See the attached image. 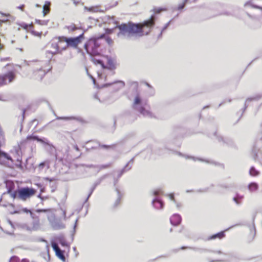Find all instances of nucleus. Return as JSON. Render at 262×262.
<instances>
[{
    "label": "nucleus",
    "instance_id": "1",
    "mask_svg": "<svg viewBox=\"0 0 262 262\" xmlns=\"http://www.w3.org/2000/svg\"><path fill=\"white\" fill-rule=\"evenodd\" d=\"M155 25V17L151 16V18L144 21L141 24H135L129 22L127 24H122L117 26L116 28L119 29L117 34L119 37L123 36L130 37L134 35L142 36L148 35Z\"/></svg>",
    "mask_w": 262,
    "mask_h": 262
},
{
    "label": "nucleus",
    "instance_id": "2",
    "mask_svg": "<svg viewBox=\"0 0 262 262\" xmlns=\"http://www.w3.org/2000/svg\"><path fill=\"white\" fill-rule=\"evenodd\" d=\"M104 36L105 34H102L99 36L92 37L86 41L84 45V49L91 56L99 55L101 39Z\"/></svg>",
    "mask_w": 262,
    "mask_h": 262
},
{
    "label": "nucleus",
    "instance_id": "3",
    "mask_svg": "<svg viewBox=\"0 0 262 262\" xmlns=\"http://www.w3.org/2000/svg\"><path fill=\"white\" fill-rule=\"evenodd\" d=\"M36 212L47 213V218L49 223L54 230H60L66 227L64 224L62 223L61 219L56 217L55 215L56 210L54 209H47L36 210Z\"/></svg>",
    "mask_w": 262,
    "mask_h": 262
},
{
    "label": "nucleus",
    "instance_id": "4",
    "mask_svg": "<svg viewBox=\"0 0 262 262\" xmlns=\"http://www.w3.org/2000/svg\"><path fill=\"white\" fill-rule=\"evenodd\" d=\"M50 61H38L34 63V75L36 79H42L46 74L50 70Z\"/></svg>",
    "mask_w": 262,
    "mask_h": 262
},
{
    "label": "nucleus",
    "instance_id": "5",
    "mask_svg": "<svg viewBox=\"0 0 262 262\" xmlns=\"http://www.w3.org/2000/svg\"><path fill=\"white\" fill-rule=\"evenodd\" d=\"M133 162H134V158H132L129 161V162L126 164L125 167L119 171L118 177H117V179L115 178H114V186L115 187V190L117 193V199L114 203L115 207H117L120 204L121 199L123 196V194L120 192L119 188L116 186L117 183L118 181V179L121 177V176L123 174V173H124L125 172H126L131 169Z\"/></svg>",
    "mask_w": 262,
    "mask_h": 262
},
{
    "label": "nucleus",
    "instance_id": "6",
    "mask_svg": "<svg viewBox=\"0 0 262 262\" xmlns=\"http://www.w3.org/2000/svg\"><path fill=\"white\" fill-rule=\"evenodd\" d=\"M84 38V33H82L78 36L76 37H66L64 36H59L58 37L59 42L65 41L67 45L61 48V50H66L68 47H71L76 48L78 45L81 42L82 39Z\"/></svg>",
    "mask_w": 262,
    "mask_h": 262
},
{
    "label": "nucleus",
    "instance_id": "7",
    "mask_svg": "<svg viewBox=\"0 0 262 262\" xmlns=\"http://www.w3.org/2000/svg\"><path fill=\"white\" fill-rule=\"evenodd\" d=\"M133 108L138 111L145 117L153 118L155 116L148 110H146L143 105V101L141 97L139 94H137L134 99Z\"/></svg>",
    "mask_w": 262,
    "mask_h": 262
},
{
    "label": "nucleus",
    "instance_id": "8",
    "mask_svg": "<svg viewBox=\"0 0 262 262\" xmlns=\"http://www.w3.org/2000/svg\"><path fill=\"white\" fill-rule=\"evenodd\" d=\"M36 190L28 187L18 189V199L26 201L28 199L35 194Z\"/></svg>",
    "mask_w": 262,
    "mask_h": 262
},
{
    "label": "nucleus",
    "instance_id": "9",
    "mask_svg": "<svg viewBox=\"0 0 262 262\" xmlns=\"http://www.w3.org/2000/svg\"><path fill=\"white\" fill-rule=\"evenodd\" d=\"M13 64L8 63L5 68L7 69L8 71V72L3 75L5 79H7L8 83L13 82L16 77V69L15 67Z\"/></svg>",
    "mask_w": 262,
    "mask_h": 262
},
{
    "label": "nucleus",
    "instance_id": "10",
    "mask_svg": "<svg viewBox=\"0 0 262 262\" xmlns=\"http://www.w3.org/2000/svg\"><path fill=\"white\" fill-rule=\"evenodd\" d=\"M31 140L37 141L38 142L42 143L45 146V147L48 146L51 150H52L53 148H54L53 145L51 144L48 140L46 138H39L37 136L30 135L27 136L26 141H27Z\"/></svg>",
    "mask_w": 262,
    "mask_h": 262
},
{
    "label": "nucleus",
    "instance_id": "11",
    "mask_svg": "<svg viewBox=\"0 0 262 262\" xmlns=\"http://www.w3.org/2000/svg\"><path fill=\"white\" fill-rule=\"evenodd\" d=\"M51 245L57 257L64 262L66 261V257L64 255L63 251L59 248L57 244L56 243L52 242Z\"/></svg>",
    "mask_w": 262,
    "mask_h": 262
},
{
    "label": "nucleus",
    "instance_id": "12",
    "mask_svg": "<svg viewBox=\"0 0 262 262\" xmlns=\"http://www.w3.org/2000/svg\"><path fill=\"white\" fill-rule=\"evenodd\" d=\"M57 38L58 37L56 38L51 44V47L53 50L48 52V53L51 54L52 56L57 54L58 52L61 53V52L62 51L61 49L60 50L58 43H60L61 42H59Z\"/></svg>",
    "mask_w": 262,
    "mask_h": 262
},
{
    "label": "nucleus",
    "instance_id": "13",
    "mask_svg": "<svg viewBox=\"0 0 262 262\" xmlns=\"http://www.w3.org/2000/svg\"><path fill=\"white\" fill-rule=\"evenodd\" d=\"M170 221L172 225L177 226L181 222V216L178 214H174L170 217Z\"/></svg>",
    "mask_w": 262,
    "mask_h": 262
},
{
    "label": "nucleus",
    "instance_id": "14",
    "mask_svg": "<svg viewBox=\"0 0 262 262\" xmlns=\"http://www.w3.org/2000/svg\"><path fill=\"white\" fill-rule=\"evenodd\" d=\"M57 120H63L64 121L76 120L78 122H82L83 119L80 117H57Z\"/></svg>",
    "mask_w": 262,
    "mask_h": 262
},
{
    "label": "nucleus",
    "instance_id": "15",
    "mask_svg": "<svg viewBox=\"0 0 262 262\" xmlns=\"http://www.w3.org/2000/svg\"><path fill=\"white\" fill-rule=\"evenodd\" d=\"M153 206L157 209H162L163 208L164 204L160 200L155 198L152 201Z\"/></svg>",
    "mask_w": 262,
    "mask_h": 262
},
{
    "label": "nucleus",
    "instance_id": "16",
    "mask_svg": "<svg viewBox=\"0 0 262 262\" xmlns=\"http://www.w3.org/2000/svg\"><path fill=\"white\" fill-rule=\"evenodd\" d=\"M21 213H29L30 214L32 218L35 217V214L33 213L31 211L27 208H22L19 210H16L13 212H12V214H19Z\"/></svg>",
    "mask_w": 262,
    "mask_h": 262
},
{
    "label": "nucleus",
    "instance_id": "17",
    "mask_svg": "<svg viewBox=\"0 0 262 262\" xmlns=\"http://www.w3.org/2000/svg\"><path fill=\"white\" fill-rule=\"evenodd\" d=\"M84 10L85 11H89L90 12L92 13H96L98 12H101L102 11L100 9L99 6H92L90 7H88L86 6L84 7Z\"/></svg>",
    "mask_w": 262,
    "mask_h": 262
},
{
    "label": "nucleus",
    "instance_id": "18",
    "mask_svg": "<svg viewBox=\"0 0 262 262\" xmlns=\"http://www.w3.org/2000/svg\"><path fill=\"white\" fill-rule=\"evenodd\" d=\"M51 3L49 1H46L45 5L42 7V13L43 16H46L50 11Z\"/></svg>",
    "mask_w": 262,
    "mask_h": 262
},
{
    "label": "nucleus",
    "instance_id": "19",
    "mask_svg": "<svg viewBox=\"0 0 262 262\" xmlns=\"http://www.w3.org/2000/svg\"><path fill=\"white\" fill-rule=\"evenodd\" d=\"M225 236V234L224 231H221L220 232H219L217 233H216L215 234H213V235L208 237L207 238V240L214 239L217 238L222 239L223 237H224Z\"/></svg>",
    "mask_w": 262,
    "mask_h": 262
},
{
    "label": "nucleus",
    "instance_id": "20",
    "mask_svg": "<svg viewBox=\"0 0 262 262\" xmlns=\"http://www.w3.org/2000/svg\"><path fill=\"white\" fill-rule=\"evenodd\" d=\"M258 185L255 182L251 183L248 185V189L251 192L255 191L257 190Z\"/></svg>",
    "mask_w": 262,
    "mask_h": 262
},
{
    "label": "nucleus",
    "instance_id": "21",
    "mask_svg": "<svg viewBox=\"0 0 262 262\" xmlns=\"http://www.w3.org/2000/svg\"><path fill=\"white\" fill-rule=\"evenodd\" d=\"M33 219L34 220L33 223V228L35 230H37L39 228L40 226L39 218L35 215V217Z\"/></svg>",
    "mask_w": 262,
    "mask_h": 262
},
{
    "label": "nucleus",
    "instance_id": "22",
    "mask_svg": "<svg viewBox=\"0 0 262 262\" xmlns=\"http://www.w3.org/2000/svg\"><path fill=\"white\" fill-rule=\"evenodd\" d=\"M60 210L61 211V215L63 217V220L64 221H66L67 220L68 218H70L72 215H73L74 214V212H73L72 213H71V214L69 216V217H67V215H66V212H67V210H66V208H64V207H60Z\"/></svg>",
    "mask_w": 262,
    "mask_h": 262
},
{
    "label": "nucleus",
    "instance_id": "23",
    "mask_svg": "<svg viewBox=\"0 0 262 262\" xmlns=\"http://www.w3.org/2000/svg\"><path fill=\"white\" fill-rule=\"evenodd\" d=\"M65 28L68 29L69 32H72L78 29V28L76 27V26L73 24L69 26H66Z\"/></svg>",
    "mask_w": 262,
    "mask_h": 262
},
{
    "label": "nucleus",
    "instance_id": "24",
    "mask_svg": "<svg viewBox=\"0 0 262 262\" xmlns=\"http://www.w3.org/2000/svg\"><path fill=\"white\" fill-rule=\"evenodd\" d=\"M243 198V196L239 195V194H236V196L233 198V201L235 202V203L237 205H239L241 204V200H242Z\"/></svg>",
    "mask_w": 262,
    "mask_h": 262
},
{
    "label": "nucleus",
    "instance_id": "25",
    "mask_svg": "<svg viewBox=\"0 0 262 262\" xmlns=\"http://www.w3.org/2000/svg\"><path fill=\"white\" fill-rule=\"evenodd\" d=\"M45 166H47L48 168H49L50 167V162L49 160L45 161L44 162H42L40 163L38 167L40 169H43Z\"/></svg>",
    "mask_w": 262,
    "mask_h": 262
},
{
    "label": "nucleus",
    "instance_id": "26",
    "mask_svg": "<svg viewBox=\"0 0 262 262\" xmlns=\"http://www.w3.org/2000/svg\"><path fill=\"white\" fill-rule=\"evenodd\" d=\"M249 173L251 176H256L258 174L259 172L254 167H252L249 170Z\"/></svg>",
    "mask_w": 262,
    "mask_h": 262
},
{
    "label": "nucleus",
    "instance_id": "27",
    "mask_svg": "<svg viewBox=\"0 0 262 262\" xmlns=\"http://www.w3.org/2000/svg\"><path fill=\"white\" fill-rule=\"evenodd\" d=\"M35 22L36 23L40 25H42V26H46V25H47L48 23H49V20H39V19H36L35 20Z\"/></svg>",
    "mask_w": 262,
    "mask_h": 262
},
{
    "label": "nucleus",
    "instance_id": "28",
    "mask_svg": "<svg viewBox=\"0 0 262 262\" xmlns=\"http://www.w3.org/2000/svg\"><path fill=\"white\" fill-rule=\"evenodd\" d=\"M7 84L8 82L7 79H5V77H4V75H0V86Z\"/></svg>",
    "mask_w": 262,
    "mask_h": 262
},
{
    "label": "nucleus",
    "instance_id": "29",
    "mask_svg": "<svg viewBox=\"0 0 262 262\" xmlns=\"http://www.w3.org/2000/svg\"><path fill=\"white\" fill-rule=\"evenodd\" d=\"M195 1V0H193ZM188 0H183V2L180 4L178 7V10H181L183 9Z\"/></svg>",
    "mask_w": 262,
    "mask_h": 262
},
{
    "label": "nucleus",
    "instance_id": "30",
    "mask_svg": "<svg viewBox=\"0 0 262 262\" xmlns=\"http://www.w3.org/2000/svg\"><path fill=\"white\" fill-rule=\"evenodd\" d=\"M18 189L10 193V196L13 199H18Z\"/></svg>",
    "mask_w": 262,
    "mask_h": 262
},
{
    "label": "nucleus",
    "instance_id": "31",
    "mask_svg": "<svg viewBox=\"0 0 262 262\" xmlns=\"http://www.w3.org/2000/svg\"><path fill=\"white\" fill-rule=\"evenodd\" d=\"M170 21H169V22H168L165 25V26L163 28L162 30L160 32V33L159 35V37H161L162 36V32L165 30H166L167 27L169 26V24H170Z\"/></svg>",
    "mask_w": 262,
    "mask_h": 262
},
{
    "label": "nucleus",
    "instance_id": "32",
    "mask_svg": "<svg viewBox=\"0 0 262 262\" xmlns=\"http://www.w3.org/2000/svg\"><path fill=\"white\" fill-rule=\"evenodd\" d=\"M60 244L63 247H69V245L67 242L63 239H61L59 241Z\"/></svg>",
    "mask_w": 262,
    "mask_h": 262
},
{
    "label": "nucleus",
    "instance_id": "33",
    "mask_svg": "<svg viewBox=\"0 0 262 262\" xmlns=\"http://www.w3.org/2000/svg\"><path fill=\"white\" fill-rule=\"evenodd\" d=\"M95 186H94V187H93L91 189L90 192V193H89V195H88V197L86 198V200H85V202H86V201H88V200L89 198H90V196H91V195L92 194V193H93V192L94 190L95 189Z\"/></svg>",
    "mask_w": 262,
    "mask_h": 262
},
{
    "label": "nucleus",
    "instance_id": "34",
    "mask_svg": "<svg viewBox=\"0 0 262 262\" xmlns=\"http://www.w3.org/2000/svg\"><path fill=\"white\" fill-rule=\"evenodd\" d=\"M162 193H163V191H162V190L161 189H159L158 190H155L154 192V194L155 195H158L159 194H162Z\"/></svg>",
    "mask_w": 262,
    "mask_h": 262
},
{
    "label": "nucleus",
    "instance_id": "35",
    "mask_svg": "<svg viewBox=\"0 0 262 262\" xmlns=\"http://www.w3.org/2000/svg\"><path fill=\"white\" fill-rule=\"evenodd\" d=\"M32 34H33L34 36H38V37H41V35L42 33H41V32H36V31H33V32H32Z\"/></svg>",
    "mask_w": 262,
    "mask_h": 262
},
{
    "label": "nucleus",
    "instance_id": "36",
    "mask_svg": "<svg viewBox=\"0 0 262 262\" xmlns=\"http://www.w3.org/2000/svg\"><path fill=\"white\" fill-rule=\"evenodd\" d=\"M214 136H216L217 138L218 139L219 141H220H220H223V142H225V140H224V138L222 137H221V136H217L216 135V133H215Z\"/></svg>",
    "mask_w": 262,
    "mask_h": 262
},
{
    "label": "nucleus",
    "instance_id": "37",
    "mask_svg": "<svg viewBox=\"0 0 262 262\" xmlns=\"http://www.w3.org/2000/svg\"><path fill=\"white\" fill-rule=\"evenodd\" d=\"M117 83H118V84H119V87H118L119 89H121V88L124 87V86L125 85L124 82L122 81H118Z\"/></svg>",
    "mask_w": 262,
    "mask_h": 262
},
{
    "label": "nucleus",
    "instance_id": "38",
    "mask_svg": "<svg viewBox=\"0 0 262 262\" xmlns=\"http://www.w3.org/2000/svg\"><path fill=\"white\" fill-rule=\"evenodd\" d=\"M169 198V199L172 200V201L173 202H175V200H174V194L173 193H170V194H168L167 195Z\"/></svg>",
    "mask_w": 262,
    "mask_h": 262
},
{
    "label": "nucleus",
    "instance_id": "39",
    "mask_svg": "<svg viewBox=\"0 0 262 262\" xmlns=\"http://www.w3.org/2000/svg\"><path fill=\"white\" fill-rule=\"evenodd\" d=\"M106 41L109 45H111L113 43V40L110 37H107Z\"/></svg>",
    "mask_w": 262,
    "mask_h": 262
},
{
    "label": "nucleus",
    "instance_id": "40",
    "mask_svg": "<svg viewBox=\"0 0 262 262\" xmlns=\"http://www.w3.org/2000/svg\"><path fill=\"white\" fill-rule=\"evenodd\" d=\"M110 164L102 165L100 166V169L106 168L110 167Z\"/></svg>",
    "mask_w": 262,
    "mask_h": 262
},
{
    "label": "nucleus",
    "instance_id": "41",
    "mask_svg": "<svg viewBox=\"0 0 262 262\" xmlns=\"http://www.w3.org/2000/svg\"><path fill=\"white\" fill-rule=\"evenodd\" d=\"M10 57H6V58H1V61H10Z\"/></svg>",
    "mask_w": 262,
    "mask_h": 262
},
{
    "label": "nucleus",
    "instance_id": "42",
    "mask_svg": "<svg viewBox=\"0 0 262 262\" xmlns=\"http://www.w3.org/2000/svg\"><path fill=\"white\" fill-rule=\"evenodd\" d=\"M251 6L253 8H257V9L262 10V7H260V6H258L257 5H252Z\"/></svg>",
    "mask_w": 262,
    "mask_h": 262
},
{
    "label": "nucleus",
    "instance_id": "43",
    "mask_svg": "<svg viewBox=\"0 0 262 262\" xmlns=\"http://www.w3.org/2000/svg\"><path fill=\"white\" fill-rule=\"evenodd\" d=\"M165 9H162V8H158V9H157L155 10V11L157 13H160L161 11H163V10H165Z\"/></svg>",
    "mask_w": 262,
    "mask_h": 262
},
{
    "label": "nucleus",
    "instance_id": "44",
    "mask_svg": "<svg viewBox=\"0 0 262 262\" xmlns=\"http://www.w3.org/2000/svg\"><path fill=\"white\" fill-rule=\"evenodd\" d=\"M45 180L46 181H49L50 182H52L54 180V179H50L49 178H45Z\"/></svg>",
    "mask_w": 262,
    "mask_h": 262
},
{
    "label": "nucleus",
    "instance_id": "45",
    "mask_svg": "<svg viewBox=\"0 0 262 262\" xmlns=\"http://www.w3.org/2000/svg\"><path fill=\"white\" fill-rule=\"evenodd\" d=\"M21 27L24 28L25 29H27L28 27V25L26 24H24L21 25Z\"/></svg>",
    "mask_w": 262,
    "mask_h": 262
},
{
    "label": "nucleus",
    "instance_id": "46",
    "mask_svg": "<svg viewBox=\"0 0 262 262\" xmlns=\"http://www.w3.org/2000/svg\"><path fill=\"white\" fill-rule=\"evenodd\" d=\"M259 156L258 155H257V154H254V159L255 160H256L259 157Z\"/></svg>",
    "mask_w": 262,
    "mask_h": 262
},
{
    "label": "nucleus",
    "instance_id": "47",
    "mask_svg": "<svg viewBox=\"0 0 262 262\" xmlns=\"http://www.w3.org/2000/svg\"><path fill=\"white\" fill-rule=\"evenodd\" d=\"M74 148L75 149V150H77V151H79V148H78V146H77V145H75L74 146Z\"/></svg>",
    "mask_w": 262,
    "mask_h": 262
},
{
    "label": "nucleus",
    "instance_id": "48",
    "mask_svg": "<svg viewBox=\"0 0 262 262\" xmlns=\"http://www.w3.org/2000/svg\"><path fill=\"white\" fill-rule=\"evenodd\" d=\"M198 160L199 161H205L207 163H210V162L208 161V160H204L203 159H198Z\"/></svg>",
    "mask_w": 262,
    "mask_h": 262
},
{
    "label": "nucleus",
    "instance_id": "49",
    "mask_svg": "<svg viewBox=\"0 0 262 262\" xmlns=\"http://www.w3.org/2000/svg\"><path fill=\"white\" fill-rule=\"evenodd\" d=\"M24 7V5H21V6H18V7H17V8H18V9H20V10H23Z\"/></svg>",
    "mask_w": 262,
    "mask_h": 262
},
{
    "label": "nucleus",
    "instance_id": "50",
    "mask_svg": "<svg viewBox=\"0 0 262 262\" xmlns=\"http://www.w3.org/2000/svg\"><path fill=\"white\" fill-rule=\"evenodd\" d=\"M97 63L101 64V65H103L102 62L100 60H97Z\"/></svg>",
    "mask_w": 262,
    "mask_h": 262
},
{
    "label": "nucleus",
    "instance_id": "51",
    "mask_svg": "<svg viewBox=\"0 0 262 262\" xmlns=\"http://www.w3.org/2000/svg\"><path fill=\"white\" fill-rule=\"evenodd\" d=\"M21 262H29V260L27 259H23L21 261Z\"/></svg>",
    "mask_w": 262,
    "mask_h": 262
},
{
    "label": "nucleus",
    "instance_id": "52",
    "mask_svg": "<svg viewBox=\"0 0 262 262\" xmlns=\"http://www.w3.org/2000/svg\"><path fill=\"white\" fill-rule=\"evenodd\" d=\"M77 221H78V219H77L76 221H75V225H74V229H75L76 227V224H77Z\"/></svg>",
    "mask_w": 262,
    "mask_h": 262
},
{
    "label": "nucleus",
    "instance_id": "53",
    "mask_svg": "<svg viewBox=\"0 0 262 262\" xmlns=\"http://www.w3.org/2000/svg\"><path fill=\"white\" fill-rule=\"evenodd\" d=\"M112 32V30H111V29H107V33H111Z\"/></svg>",
    "mask_w": 262,
    "mask_h": 262
},
{
    "label": "nucleus",
    "instance_id": "54",
    "mask_svg": "<svg viewBox=\"0 0 262 262\" xmlns=\"http://www.w3.org/2000/svg\"><path fill=\"white\" fill-rule=\"evenodd\" d=\"M91 78L93 79V82L95 83V79L94 77H93L92 76H91Z\"/></svg>",
    "mask_w": 262,
    "mask_h": 262
},
{
    "label": "nucleus",
    "instance_id": "55",
    "mask_svg": "<svg viewBox=\"0 0 262 262\" xmlns=\"http://www.w3.org/2000/svg\"><path fill=\"white\" fill-rule=\"evenodd\" d=\"M251 100H252V99H251V98H248V99H247V100H246V103H247V102L248 101H251Z\"/></svg>",
    "mask_w": 262,
    "mask_h": 262
},
{
    "label": "nucleus",
    "instance_id": "56",
    "mask_svg": "<svg viewBox=\"0 0 262 262\" xmlns=\"http://www.w3.org/2000/svg\"><path fill=\"white\" fill-rule=\"evenodd\" d=\"M86 167H90H90H94V166H93V165H88V166H86Z\"/></svg>",
    "mask_w": 262,
    "mask_h": 262
},
{
    "label": "nucleus",
    "instance_id": "57",
    "mask_svg": "<svg viewBox=\"0 0 262 262\" xmlns=\"http://www.w3.org/2000/svg\"><path fill=\"white\" fill-rule=\"evenodd\" d=\"M35 6H36V7H37V8H39V7H40V6L39 4H36V5H35Z\"/></svg>",
    "mask_w": 262,
    "mask_h": 262
},
{
    "label": "nucleus",
    "instance_id": "58",
    "mask_svg": "<svg viewBox=\"0 0 262 262\" xmlns=\"http://www.w3.org/2000/svg\"><path fill=\"white\" fill-rule=\"evenodd\" d=\"M94 97L95 99H99L97 95H95Z\"/></svg>",
    "mask_w": 262,
    "mask_h": 262
},
{
    "label": "nucleus",
    "instance_id": "59",
    "mask_svg": "<svg viewBox=\"0 0 262 262\" xmlns=\"http://www.w3.org/2000/svg\"><path fill=\"white\" fill-rule=\"evenodd\" d=\"M38 197L40 198L41 199H42V198L41 196V194H39L38 195Z\"/></svg>",
    "mask_w": 262,
    "mask_h": 262
},
{
    "label": "nucleus",
    "instance_id": "60",
    "mask_svg": "<svg viewBox=\"0 0 262 262\" xmlns=\"http://www.w3.org/2000/svg\"><path fill=\"white\" fill-rule=\"evenodd\" d=\"M253 230H254V235L255 234V228L253 227Z\"/></svg>",
    "mask_w": 262,
    "mask_h": 262
},
{
    "label": "nucleus",
    "instance_id": "61",
    "mask_svg": "<svg viewBox=\"0 0 262 262\" xmlns=\"http://www.w3.org/2000/svg\"><path fill=\"white\" fill-rule=\"evenodd\" d=\"M186 248V247H181V249H185Z\"/></svg>",
    "mask_w": 262,
    "mask_h": 262
},
{
    "label": "nucleus",
    "instance_id": "62",
    "mask_svg": "<svg viewBox=\"0 0 262 262\" xmlns=\"http://www.w3.org/2000/svg\"><path fill=\"white\" fill-rule=\"evenodd\" d=\"M259 155L260 156V157L262 158V152H259Z\"/></svg>",
    "mask_w": 262,
    "mask_h": 262
},
{
    "label": "nucleus",
    "instance_id": "63",
    "mask_svg": "<svg viewBox=\"0 0 262 262\" xmlns=\"http://www.w3.org/2000/svg\"><path fill=\"white\" fill-rule=\"evenodd\" d=\"M217 253H219V254H221L222 252L220 251H219L217 252Z\"/></svg>",
    "mask_w": 262,
    "mask_h": 262
},
{
    "label": "nucleus",
    "instance_id": "64",
    "mask_svg": "<svg viewBox=\"0 0 262 262\" xmlns=\"http://www.w3.org/2000/svg\"><path fill=\"white\" fill-rule=\"evenodd\" d=\"M102 147H107V146H106V145H102Z\"/></svg>",
    "mask_w": 262,
    "mask_h": 262
}]
</instances>
